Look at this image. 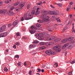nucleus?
Here are the masks:
<instances>
[{
  "label": "nucleus",
  "mask_w": 75,
  "mask_h": 75,
  "mask_svg": "<svg viewBox=\"0 0 75 75\" xmlns=\"http://www.w3.org/2000/svg\"><path fill=\"white\" fill-rule=\"evenodd\" d=\"M34 13H35V11L34 10H33L28 15L29 18H27V14H25L24 15V18L25 20H29V19H31L32 18V16H33L34 14Z\"/></svg>",
  "instance_id": "obj_1"
},
{
  "label": "nucleus",
  "mask_w": 75,
  "mask_h": 75,
  "mask_svg": "<svg viewBox=\"0 0 75 75\" xmlns=\"http://www.w3.org/2000/svg\"><path fill=\"white\" fill-rule=\"evenodd\" d=\"M41 13H43L41 15L40 17L41 18H43L47 16V14H48V12L47 11H42Z\"/></svg>",
  "instance_id": "obj_2"
},
{
  "label": "nucleus",
  "mask_w": 75,
  "mask_h": 75,
  "mask_svg": "<svg viewBox=\"0 0 75 75\" xmlns=\"http://www.w3.org/2000/svg\"><path fill=\"white\" fill-rule=\"evenodd\" d=\"M45 53L48 55H54L55 52L54 51H52L51 50H47L45 52Z\"/></svg>",
  "instance_id": "obj_3"
},
{
  "label": "nucleus",
  "mask_w": 75,
  "mask_h": 75,
  "mask_svg": "<svg viewBox=\"0 0 75 75\" xmlns=\"http://www.w3.org/2000/svg\"><path fill=\"white\" fill-rule=\"evenodd\" d=\"M53 50H55L56 52H59L60 51H61V49H60V47L59 46H56L53 47Z\"/></svg>",
  "instance_id": "obj_4"
},
{
  "label": "nucleus",
  "mask_w": 75,
  "mask_h": 75,
  "mask_svg": "<svg viewBox=\"0 0 75 75\" xmlns=\"http://www.w3.org/2000/svg\"><path fill=\"white\" fill-rule=\"evenodd\" d=\"M55 38V36H51L47 37V41H52Z\"/></svg>",
  "instance_id": "obj_5"
},
{
  "label": "nucleus",
  "mask_w": 75,
  "mask_h": 75,
  "mask_svg": "<svg viewBox=\"0 0 75 75\" xmlns=\"http://www.w3.org/2000/svg\"><path fill=\"white\" fill-rule=\"evenodd\" d=\"M6 28V25H4L2 26L0 28V33H2L5 30V29Z\"/></svg>",
  "instance_id": "obj_6"
},
{
  "label": "nucleus",
  "mask_w": 75,
  "mask_h": 75,
  "mask_svg": "<svg viewBox=\"0 0 75 75\" xmlns=\"http://www.w3.org/2000/svg\"><path fill=\"white\" fill-rule=\"evenodd\" d=\"M49 18V16H47L46 17L43 18L42 21H50Z\"/></svg>",
  "instance_id": "obj_7"
},
{
  "label": "nucleus",
  "mask_w": 75,
  "mask_h": 75,
  "mask_svg": "<svg viewBox=\"0 0 75 75\" xmlns=\"http://www.w3.org/2000/svg\"><path fill=\"white\" fill-rule=\"evenodd\" d=\"M41 10V8H38L37 9V11L36 12H35V16H37L38 14H40V11H38V10Z\"/></svg>",
  "instance_id": "obj_8"
},
{
  "label": "nucleus",
  "mask_w": 75,
  "mask_h": 75,
  "mask_svg": "<svg viewBox=\"0 0 75 75\" xmlns=\"http://www.w3.org/2000/svg\"><path fill=\"white\" fill-rule=\"evenodd\" d=\"M7 35V32L2 33L0 34V37H4Z\"/></svg>",
  "instance_id": "obj_9"
},
{
  "label": "nucleus",
  "mask_w": 75,
  "mask_h": 75,
  "mask_svg": "<svg viewBox=\"0 0 75 75\" xmlns=\"http://www.w3.org/2000/svg\"><path fill=\"white\" fill-rule=\"evenodd\" d=\"M6 12L7 10H1L0 11V14H4V15H5Z\"/></svg>",
  "instance_id": "obj_10"
},
{
  "label": "nucleus",
  "mask_w": 75,
  "mask_h": 75,
  "mask_svg": "<svg viewBox=\"0 0 75 75\" xmlns=\"http://www.w3.org/2000/svg\"><path fill=\"white\" fill-rule=\"evenodd\" d=\"M18 20H16L13 23V26L15 27L16 25H17V24H18Z\"/></svg>",
  "instance_id": "obj_11"
},
{
  "label": "nucleus",
  "mask_w": 75,
  "mask_h": 75,
  "mask_svg": "<svg viewBox=\"0 0 75 75\" xmlns=\"http://www.w3.org/2000/svg\"><path fill=\"white\" fill-rule=\"evenodd\" d=\"M69 45V43H67L65 44H64L63 46L62 47V49H64L66 47H67V46H68Z\"/></svg>",
  "instance_id": "obj_12"
},
{
  "label": "nucleus",
  "mask_w": 75,
  "mask_h": 75,
  "mask_svg": "<svg viewBox=\"0 0 75 75\" xmlns=\"http://www.w3.org/2000/svg\"><path fill=\"white\" fill-rule=\"evenodd\" d=\"M30 28L32 30H37V28L34 26H32Z\"/></svg>",
  "instance_id": "obj_13"
},
{
  "label": "nucleus",
  "mask_w": 75,
  "mask_h": 75,
  "mask_svg": "<svg viewBox=\"0 0 75 75\" xmlns=\"http://www.w3.org/2000/svg\"><path fill=\"white\" fill-rule=\"evenodd\" d=\"M23 6H24V4H23L21 3L19 4V7L21 9Z\"/></svg>",
  "instance_id": "obj_14"
},
{
  "label": "nucleus",
  "mask_w": 75,
  "mask_h": 75,
  "mask_svg": "<svg viewBox=\"0 0 75 75\" xmlns=\"http://www.w3.org/2000/svg\"><path fill=\"white\" fill-rule=\"evenodd\" d=\"M35 47V45H30L29 47V48H34Z\"/></svg>",
  "instance_id": "obj_15"
},
{
  "label": "nucleus",
  "mask_w": 75,
  "mask_h": 75,
  "mask_svg": "<svg viewBox=\"0 0 75 75\" xmlns=\"http://www.w3.org/2000/svg\"><path fill=\"white\" fill-rule=\"evenodd\" d=\"M53 11L54 15H57L58 13V11L56 10H54Z\"/></svg>",
  "instance_id": "obj_16"
},
{
  "label": "nucleus",
  "mask_w": 75,
  "mask_h": 75,
  "mask_svg": "<svg viewBox=\"0 0 75 75\" xmlns=\"http://www.w3.org/2000/svg\"><path fill=\"white\" fill-rule=\"evenodd\" d=\"M38 39L39 40H43V39H44V37L42 36H40L38 37Z\"/></svg>",
  "instance_id": "obj_17"
},
{
  "label": "nucleus",
  "mask_w": 75,
  "mask_h": 75,
  "mask_svg": "<svg viewBox=\"0 0 75 75\" xmlns=\"http://www.w3.org/2000/svg\"><path fill=\"white\" fill-rule=\"evenodd\" d=\"M20 4V2L18 1L16 2L14 4V6H18V4Z\"/></svg>",
  "instance_id": "obj_18"
},
{
  "label": "nucleus",
  "mask_w": 75,
  "mask_h": 75,
  "mask_svg": "<svg viewBox=\"0 0 75 75\" xmlns=\"http://www.w3.org/2000/svg\"><path fill=\"white\" fill-rule=\"evenodd\" d=\"M21 9L20 8L18 7H16L15 8V10H16V11H20L21 10Z\"/></svg>",
  "instance_id": "obj_19"
},
{
  "label": "nucleus",
  "mask_w": 75,
  "mask_h": 75,
  "mask_svg": "<svg viewBox=\"0 0 75 75\" xmlns=\"http://www.w3.org/2000/svg\"><path fill=\"white\" fill-rule=\"evenodd\" d=\"M68 41V39H64L62 41V43L66 42H67Z\"/></svg>",
  "instance_id": "obj_20"
},
{
  "label": "nucleus",
  "mask_w": 75,
  "mask_h": 75,
  "mask_svg": "<svg viewBox=\"0 0 75 75\" xmlns=\"http://www.w3.org/2000/svg\"><path fill=\"white\" fill-rule=\"evenodd\" d=\"M47 45H52L53 44H54V42H47Z\"/></svg>",
  "instance_id": "obj_21"
},
{
  "label": "nucleus",
  "mask_w": 75,
  "mask_h": 75,
  "mask_svg": "<svg viewBox=\"0 0 75 75\" xmlns=\"http://www.w3.org/2000/svg\"><path fill=\"white\" fill-rule=\"evenodd\" d=\"M9 13H8V15H9V16H12V15H13V14H14L13 13L11 12L10 11H9Z\"/></svg>",
  "instance_id": "obj_22"
},
{
  "label": "nucleus",
  "mask_w": 75,
  "mask_h": 75,
  "mask_svg": "<svg viewBox=\"0 0 75 75\" xmlns=\"http://www.w3.org/2000/svg\"><path fill=\"white\" fill-rule=\"evenodd\" d=\"M61 40V38H57L54 40V41L55 42H58V41H59Z\"/></svg>",
  "instance_id": "obj_23"
},
{
  "label": "nucleus",
  "mask_w": 75,
  "mask_h": 75,
  "mask_svg": "<svg viewBox=\"0 0 75 75\" xmlns=\"http://www.w3.org/2000/svg\"><path fill=\"white\" fill-rule=\"evenodd\" d=\"M71 8V6H70V5H69L67 9V11H68Z\"/></svg>",
  "instance_id": "obj_24"
},
{
  "label": "nucleus",
  "mask_w": 75,
  "mask_h": 75,
  "mask_svg": "<svg viewBox=\"0 0 75 75\" xmlns=\"http://www.w3.org/2000/svg\"><path fill=\"white\" fill-rule=\"evenodd\" d=\"M74 38V37H71V38H68V41H71V40H72Z\"/></svg>",
  "instance_id": "obj_25"
},
{
  "label": "nucleus",
  "mask_w": 75,
  "mask_h": 75,
  "mask_svg": "<svg viewBox=\"0 0 75 75\" xmlns=\"http://www.w3.org/2000/svg\"><path fill=\"white\" fill-rule=\"evenodd\" d=\"M38 41L37 40L33 41V44H38Z\"/></svg>",
  "instance_id": "obj_26"
},
{
  "label": "nucleus",
  "mask_w": 75,
  "mask_h": 75,
  "mask_svg": "<svg viewBox=\"0 0 75 75\" xmlns=\"http://www.w3.org/2000/svg\"><path fill=\"white\" fill-rule=\"evenodd\" d=\"M40 45H44L45 44V43L44 42H40Z\"/></svg>",
  "instance_id": "obj_27"
},
{
  "label": "nucleus",
  "mask_w": 75,
  "mask_h": 75,
  "mask_svg": "<svg viewBox=\"0 0 75 75\" xmlns=\"http://www.w3.org/2000/svg\"><path fill=\"white\" fill-rule=\"evenodd\" d=\"M36 27H41V24H40V23H37L36 24Z\"/></svg>",
  "instance_id": "obj_28"
},
{
  "label": "nucleus",
  "mask_w": 75,
  "mask_h": 75,
  "mask_svg": "<svg viewBox=\"0 0 75 75\" xmlns=\"http://www.w3.org/2000/svg\"><path fill=\"white\" fill-rule=\"evenodd\" d=\"M30 33L31 34H34V33H35V32H36L35 31H33L31 30L30 31Z\"/></svg>",
  "instance_id": "obj_29"
},
{
  "label": "nucleus",
  "mask_w": 75,
  "mask_h": 75,
  "mask_svg": "<svg viewBox=\"0 0 75 75\" xmlns=\"http://www.w3.org/2000/svg\"><path fill=\"white\" fill-rule=\"evenodd\" d=\"M38 22L41 23H43V21L40 20H38Z\"/></svg>",
  "instance_id": "obj_30"
},
{
  "label": "nucleus",
  "mask_w": 75,
  "mask_h": 75,
  "mask_svg": "<svg viewBox=\"0 0 75 75\" xmlns=\"http://www.w3.org/2000/svg\"><path fill=\"white\" fill-rule=\"evenodd\" d=\"M50 14H52V15H54V12L53 11H50Z\"/></svg>",
  "instance_id": "obj_31"
},
{
  "label": "nucleus",
  "mask_w": 75,
  "mask_h": 75,
  "mask_svg": "<svg viewBox=\"0 0 75 75\" xmlns=\"http://www.w3.org/2000/svg\"><path fill=\"white\" fill-rule=\"evenodd\" d=\"M30 8V5H28L27 6V8L28 10L29 8Z\"/></svg>",
  "instance_id": "obj_32"
},
{
  "label": "nucleus",
  "mask_w": 75,
  "mask_h": 75,
  "mask_svg": "<svg viewBox=\"0 0 75 75\" xmlns=\"http://www.w3.org/2000/svg\"><path fill=\"white\" fill-rule=\"evenodd\" d=\"M4 71L5 72H7V71H8V69H7V68L6 67L4 68Z\"/></svg>",
  "instance_id": "obj_33"
},
{
  "label": "nucleus",
  "mask_w": 75,
  "mask_h": 75,
  "mask_svg": "<svg viewBox=\"0 0 75 75\" xmlns=\"http://www.w3.org/2000/svg\"><path fill=\"white\" fill-rule=\"evenodd\" d=\"M12 26V24L11 23H9L8 24V27H11Z\"/></svg>",
  "instance_id": "obj_34"
},
{
  "label": "nucleus",
  "mask_w": 75,
  "mask_h": 75,
  "mask_svg": "<svg viewBox=\"0 0 75 75\" xmlns=\"http://www.w3.org/2000/svg\"><path fill=\"white\" fill-rule=\"evenodd\" d=\"M37 70H38V71H37L38 72H41V69H37Z\"/></svg>",
  "instance_id": "obj_35"
},
{
  "label": "nucleus",
  "mask_w": 75,
  "mask_h": 75,
  "mask_svg": "<svg viewBox=\"0 0 75 75\" xmlns=\"http://www.w3.org/2000/svg\"><path fill=\"white\" fill-rule=\"evenodd\" d=\"M21 62H19L18 63V65L19 67L21 66Z\"/></svg>",
  "instance_id": "obj_36"
},
{
  "label": "nucleus",
  "mask_w": 75,
  "mask_h": 75,
  "mask_svg": "<svg viewBox=\"0 0 75 75\" xmlns=\"http://www.w3.org/2000/svg\"><path fill=\"white\" fill-rule=\"evenodd\" d=\"M58 5H59V7H61L62 6V4L61 3H59V4H58Z\"/></svg>",
  "instance_id": "obj_37"
},
{
  "label": "nucleus",
  "mask_w": 75,
  "mask_h": 75,
  "mask_svg": "<svg viewBox=\"0 0 75 75\" xmlns=\"http://www.w3.org/2000/svg\"><path fill=\"white\" fill-rule=\"evenodd\" d=\"M19 57H20V56H19V55H16V56L15 57V58H19Z\"/></svg>",
  "instance_id": "obj_38"
},
{
  "label": "nucleus",
  "mask_w": 75,
  "mask_h": 75,
  "mask_svg": "<svg viewBox=\"0 0 75 75\" xmlns=\"http://www.w3.org/2000/svg\"><path fill=\"white\" fill-rule=\"evenodd\" d=\"M46 47H41V50H44V49H45Z\"/></svg>",
  "instance_id": "obj_39"
},
{
  "label": "nucleus",
  "mask_w": 75,
  "mask_h": 75,
  "mask_svg": "<svg viewBox=\"0 0 75 75\" xmlns=\"http://www.w3.org/2000/svg\"><path fill=\"white\" fill-rule=\"evenodd\" d=\"M54 65H56V68L58 67V63H56L54 64Z\"/></svg>",
  "instance_id": "obj_40"
},
{
  "label": "nucleus",
  "mask_w": 75,
  "mask_h": 75,
  "mask_svg": "<svg viewBox=\"0 0 75 75\" xmlns=\"http://www.w3.org/2000/svg\"><path fill=\"white\" fill-rule=\"evenodd\" d=\"M13 48H14V49H16V45H14L13 47Z\"/></svg>",
  "instance_id": "obj_41"
},
{
  "label": "nucleus",
  "mask_w": 75,
  "mask_h": 75,
  "mask_svg": "<svg viewBox=\"0 0 75 75\" xmlns=\"http://www.w3.org/2000/svg\"><path fill=\"white\" fill-rule=\"evenodd\" d=\"M19 44H20V43L18 42H16V45H17L18 46Z\"/></svg>",
  "instance_id": "obj_42"
},
{
  "label": "nucleus",
  "mask_w": 75,
  "mask_h": 75,
  "mask_svg": "<svg viewBox=\"0 0 75 75\" xmlns=\"http://www.w3.org/2000/svg\"><path fill=\"white\" fill-rule=\"evenodd\" d=\"M24 65L25 67H26V66H27V63L26 62H24Z\"/></svg>",
  "instance_id": "obj_43"
},
{
  "label": "nucleus",
  "mask_w": 75,
  "mask_h": 75,
  "mask_svg": "<svg viewBox=\"0 0 75 75\" xmlns=\"http://www.w3.org/2000/svg\"><path fill=\"white\" fill-rule=\"evenodd\" d=\"M24 17H22L21 18V21H24Z\"/></svg>",
  "instance_id": "obj_44"
},
{
  "label": "nucleus",
  "mask_w": 75,
  "mask_h": 75,
  "mask_svg": "<svg viewBox=\"0 0 75 75\" xmlns=\"http://www.w3.org/2000/svg\"><path fill=\"white\" fill-rule=\"evenodd\" d=\"M75 63V60H73L72 61V62H71V64H74V63Z\"/></svg>",
  "instance_id": "obj_45"
},
{
  "label": "nucleus",
  "mask_w": 75,
  "mask_h": 75,
  "mask_svg": "<svg viewBox=\"0 0 75 75\" xmlns=\"http://www.w3.org/2000/svg\"><path fill=\"white\" fill-rule=\"evenodd\" d=\"M16 35L17 36H20V33H16Z\"/></svg>",
  "instance_id": "obj_46"
},
{
  "label": "nucleus",
  "mask_w": 75,
  "mask_h": 75,
  "mask_svg": "<svg viewBox=\"0 0 75 75\" xmlns=\"http://www.w3.org/2000/svg\"><path fill=\"white\" fill-rule=\"evenodd\" d=\"M72 71H70L68 73L69 75H71V74H72Z\"/></svg>",
  "instance_id": "obj_47"
},
{
  "label": "nucleus",
  "mask_w": 75,
  "mask_h": 75,
  "mask_svg": "<svg viewBox=\"0 0 75 75\" xmlns=\"http://www.w3.org/2000/svg\"><path fill=\"white\" fill-rule=\"evenodd\" d=\"M14 7H11L10 8V10L11 11L13 10V9H14Z\"/></svg>",
  "instance_id": "obj_48"
},
{
  "label": "nucleus",
  "mask_w": 75,
  "mask_h": 75,
  "mask_svg": "<svg viewBox=\"0 0 75 75\" xmlns=\"http://www.w3.org/2000/svg\"><path fill=\"white\" fill-rule=\"evenodd\" d=\"M31 72H32V71H30L29 72V75H31Z\"/></svg>",
  "instance_id": "obj_49"
},
{
  "label": "nucleus",
  "mask_w": 75,
  "mask_h": 75,
  "mask_svg": "<svg viewBox=\"0 0 75 75\" xmlns=\"http://www.w3.org/2000/svg\"><path fill=\"white\" fill-rule=\"evenodd\" d=\"M74 41L72 40L71 41V44H74Z\"/></svg>",
  "instance_id": "obj_50"
},
{
  "label": "nucleus",
  "mask_w": 75,
  "mask_h": 75,
  "mask_svg": "<svg viewBox=\"0 0 75 75\" xmlns=\"http://www.w3.org/2000/svg\"><path fill=\"white\" fill-rule=\"evenodd\" d=\"M50 7H51L53 8H55V7H54L52 5H50Z\"/></svg>",
  "instance_id": "obj_51"
},
{
  "label": "nucleus",
  "mask_w": 75,
  "mask_h": 75,
  "mask_svg": "<svg viewBox=\"0 0 75 75\" xmlns=\"http://www.w3.org/2000/svg\"><path fill=\"white\" fill-rule=\"evenodd\" d=\"M73 4V2H71L70 3V5H71V6H72Z\"/></svg>",
  "instance_id": "obj_52"
},
{
  "label": "nucleus",
  "mask_w": 75,
  "mask_h": 75,
  "mask_svg": "<svg viewBox=\"0 0 75 75\" xmlns=\"http://www.w3.org/2000/svg\"><path fill=\"white\" fill-rule=\"evenodd\" d=\"M5 3H6V4H7V3H9V1H5Z\"/></svg>",
  "instance_id": "obj_53"
},
{
  "label": "nucleus",
  "mask_w": 75,
  "mask_h": 75,
  "mask_svg": "<svg viewBox=\"0 0 75 75\" xmlns=\"http://www.w3.org/2000/svg\"><path fill=\"white\" fill-rule=\"evenodd\" d=\"M57 22H59V23H61V19H59V20H58V21H57Z\"/></svg>",
  "instance_id": "obj_54"
},
{
  "label": "nucleus",
  "mask_w": 75,
  "mask_h": 75,
  "mask_svg": "<svg viewBox=\"0 0 75 75\" xmlns=\"http://www.w3.org/2000/svg\"><path fill=\"white\" fill-rule=\"evenodd\" d=\"M3 4V2L1 1H0V5H1Z\"/></svg>",
  "instance_id": "obj_55"
},
{
  "label": "nucleus",
  "mask_w": 75,
  "mask_h": 75,
  "mask_svg": "<svg viewBox=\"0 0 75 75\" xmlns=\"http://www.w3.org/2000/svg\"><path fill=\"white\" fill-rule=\"evenodd\" d=\"M23 39H25V40H26L27 39L26 38H25V36L23 37Z\"/></svg>",
  "instance_id": "obj_56"
},
{
  "label": "nucleus",
  "mask_w": 75,
  "mask_h": 75,
  "mask_svg": "<svg viewBox=\"0 0 75 75\" xmlns=\"http://www.w3.org/2000/svg\"><path fill=\"white\" fill-rule=\"evenodd\" d=\"M72 14H70L69 15V17L71 18H72Z\"/></svg>",
  "instance_id": "obj_57"
},
{
  "label": "nucleus",
  "mask_w": 75,
  "mask_h": 75,
  "mask_svg": "<svg viewBox=\"0 0 75 75\" xmlns=\"http://www.w3.org/2000/svg\"><path fill=\"white\" fill-rule=\"evenodd\" d=\"M72 25H73L72 29H74V23H73Z\"/></svg>",
  "instance_id": "obj_58"
},
{
  "label": "nucleus",
  "mask_w": 75,
  "mask_h": 75,
  "mask_svg": "<svg viewBox=\"0 0 75 75\" xmlns=\"http://www.w3.org/2000/svg\"><path fill=\"white\" fill-rule=\"evenodd\" d=\"M41 72H44V69H42L41 70Z\"/></svg>",
  "instance_id": "obj_59"
},
{
  "label": "nucleus",
  "mask_w": 75,
  "mask_h": 75,
  "mask_svg": "<svg viewBox=\"0 0 75 75\" xmlns=\"http://www.w3.org/2000/svg\"><path fill=\"white\" fill-rule=\"evenodd\" d=\"M40 4H42V2H41V1H40Z\"/></svg>",
  "instance_id": "obj_60"
},
{
  "label": "nucleus",
  "mask_w": 75,
  "mask_h": 75,
  "mask_svg": "<svg viewBox=\"0 0 75 75\" xmlns=\"http://www.w3.org/2000/svg\"><path fill=\"white\" fill-rule=\"evenodd\" d=\"M73 29V31H72V32H74V33H75V30H74V29Z\"/></svg>",
  "instance_id": "obj_61"
},
{
  "label": "nucleus",
  "mask_w": 75,
  "mask_h": 75,
  "mask_svg": "<svg viewBox=\"0 0 75 75\" xmlns=\"http://www.w3.org/2000/svg\"><path fill=\"white\" fill-rule=\"evenodd\" d=\"M38 5H40L41 4H40V3H38Z\"/></svg>",
  "instance_id": "obj_62"
},
{
  "label": "nucleus",
  "mask_w": 75,
  "mask_h": 75,
  "mask_svg": "<svg viewBox=\"0 0 75 75\" xmlns=\"http://www.w3.org/2000/svg\"><path fill=\"white\" fill-rule=\"evenodd\" d=\"M58 19H59V18H56V20H57V21H58Z\"/></svg>",
  "instance_id": "obj_63"
},
{
  "label": "nucleus",
  "mask_w": 75,
  "mask_h": 75,
  "mask_svg": "<svg viewBox=\"0 0 75 75\" xmlns=\"http://www.w3.org/2000/svg\"><path fill=\"white\" fill-rule=\"evenodd\" d=\"M6 52H8V50L6 49Z\"/></svg>",
  "instance_id": "obj_64"
}]
</instances>
